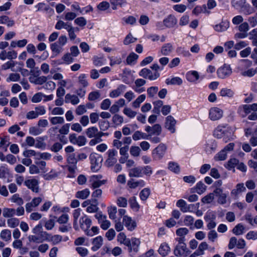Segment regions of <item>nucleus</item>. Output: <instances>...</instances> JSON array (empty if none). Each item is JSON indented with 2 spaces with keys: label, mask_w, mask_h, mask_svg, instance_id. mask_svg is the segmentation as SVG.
Returning <instances> with one entry per match:
<instances>
[{
  "label": "nucleus",
  "mask_w": 257,
  "mask_h": 257,
  "mask_svg": "<svg viewBox=\"0 0 257 257\" xmlns=\"http://www.w3.org/2000/svg\"><path fill=\"white\" fill-rule=\"evenodd\" d=\"M167 147L163 143L160 144L152 152L153 159L155 161H159L162 159L167 152Z\"/></svg>",
  "instance_id": "f257e3e1"
},
{
  "label": "nucleus",
  "mask_w": 257,
  "mask_h": 257,
  "mask_svg": "<svg viewBox=\"0 0 257 257\" xmlns=\"http://www.w3.org/2000/svg\"><path fill=\"white\" fill-rule=\"evenodd\" d=\"M252 111H257V103L241 105L238 109V113L243 117H246Z\"/></svg>",
  "instance_id": "f03ea898"
},
{
  "label": "nucleus",
  "mask_w": 257,
  "mask_h": 257,
  "mask_svg": "<svg viewBox=\"0 0 257 257\" xmlns=\"http://www.w3.org/2000/svg\"><path fill=\"white\" fill-rule=\"evenodd\" d=\"M102 176L101 175H94L89 177L88 183L91 188H97L106 182L105 180H102Z\"/></svg>",
  "instance_id": "7ed1b4c3"
},
{
  "label": "nucleus",
  "mask_w": 257,
  "mask_h": 257,
  "mask_svg": "<svg viewBox=\"0 0 257 257\" xmlns=\"http://www.w3.org/2000/svg\"><path fill=\"white\" fill-rule=\"evenodd\" d=\"M174 253L176 256L186 257L189 253V250L185 243L180 242L175 248Z\"/></svg>",
  "instance_id": "20e7f679"
},
{
  "label": "nucleus",
  "mask_w": 257,
  "mask_h": 257,
  "mask_svg": "<svg viewBox=\"0 0 257 257\" xmlns=\"http://www.w3.org/2000/svg\"><path fill=\"white\" fill-rule=\"evenodd\" d=\"M95 217L97 219L102 229L106 230L110 226V222L107 219L106 216L103 215L101 212L96 213L95 214Z\"/></svg>",
  "instance_id": "39448f33"
},
{
  "label": "nucleus",
  "mask_w": 257,
  "mask_h": 257,
  "mask_svg": "<svg viewBox=\"0 0 257 257\" xmlns=\"http://www.w3.org/2000/svg\"><path fill=\"white\" fill-rule=\"evenodd\" d=\"M232 73V69L229 65L224 64L217 70L218 78L225 79L229 76Z\"/></svg>",
  "instance_id": "423d86ee"
},
{
  "label": "nucleus",
  "mask_w": 257,
  "mask_h": 257,
  "mask_svg": "<svg viewBox=\"0 0 257 257\" xmlns=\"http://www.w3.org/2000/svg\"><path fill=\"white\" fill-rule=\"evenodd\" d=\"M106 154L107 158L105 164L107 167L112 166L117 162V151L114 149H109L107 152Z\"/></svg>",
  "instance_id": "0eeeda50"
},
{
  "label": "nucleus",
  "mask_w": 257,
  "mask_h": 257,
  "mask_svg": "<svg viewBox=\"0 0 257 257\" xmlns=\"http://www.w3.org/2000/svg\"><path fill=\"white\" fill-rule=\"evenodd\" d=\"M42 236L44 237V240L51 242L54 245L59 243L63 240V237L61 235L59 234L52 235L46 231L43 233Z\"/></svg>",
  "instance_id": "6e6552de"
},
{
  "label": "nucleus",
  "mask_w": 257,
  "mask_h": 257,
  "mask_svg": "<svg viewBox=\"0 0 257 257\" xmlns=\"http://www.w3.org/2000/svg\"><path fill=\"white\" fill-rule=\"evenodd\" d=\"M139 75L150 80H154L160 76V74L158 72L153 73L150 69L144 68L139 72Z\"/></svg>",
  "instance_id": "1a4fd4ad"
},
{
  "label": "nucleus",
  "mask_w": 257,
  "mask_h": 257,
  "mask_svg": "<svg viewBox=\"0 0 257 257\" xmlns=\"http://www.w3.org/2000/svg\"><path fill=\"white\" fill-rule=\"evenodd\" d=\"M223 114V111L221 109L214 107L211 108L209 111V117L212 120H217L222 117Z\"/></svg>",
  "instance_id": "9d476101"
},
{
  "label": "nucleus",
  "mask_w": 257,
  "mask_h": 257,
  "mask_svg": "<svg viewBox=\"0 0 257 257\" xmlns=\"http://www.w3.org/2000/svg\"><path fill=\"white\" fill-rule=\"evenodd\" d=\"M214 194L217 197L218 203L220 204H224L227 202L228 194L223 192V189L221 188H216L214 190Z\"/></svg>",
  "instance_id": "9b49d317"
},
{
  "label": "nucleus",
  "mask_w": 257,
  "mask_h": 257,
  "mask_svg": "<svg viewBox=\"0 0 257 257\" xmlns=\"http://www.w3.org/2000/svg\"><path fill=\"white\" fill-rule=\"evenodd\" d=\"M70 142L75 145L80 147L84 146L86 143V139L84 136H79L77 137L75 134H70L69 136Z\"/></svg>",
  "instance_id": "f8f14e48"
},
{
  "label": "nucleus",
  "mask_w": 257,
  "mask_h": 257,
  "mask_svg": "<svg viewBox=\"0 0 257 257\" xmlns=\"http://www.w3.org/2000/svg\"><path fill=\"white\" fill-rule=\"evenodd\" d=\"M176 206L184 213L192 212L194 207V204H187V202L183 199L178 200Z\"/></svg>",
  "instance_id": "ddd939ff"
},
{
  "label": "nucleus",
  "mask_w": 257,
  "mask_h": 257,
  "mask_svg": "<svg viewBox=\"0 0 257 257\" xmlns=\"http://www.w3.org/2000/svg\"><path fill=\"white\" fill-rule=\"evenodd\" d=\"M25 185L33 192L38 193L39 191L38 180L35 178L28 179L24 182Z\"/></svg>",
  "instance_id": "4468645a"
},
{
  "label": "nucleus",
  "mask_w": 257,
  "mask_h": 257,
  "mask_svg": "<svg viewBox=\"0 0 257 257\" xmlns=\"http://www.w3.org/2000/svg\"><path fill=\"white\" fill-rule=\"evenodd\" d=\"M91 170L93 172L98 171L101 168V161L99 158H97L96 155L91 154L90 156Z\"/></svg>",
  "instance_id": "2eb2a0df"
},
{
  "label": "nucleus",
  "mask_w": 257,
  "mask_h": 257,
  "mask_svg": "<svg viewBox=\"0 0 257 257\" xmlns=\"http://www.w3.org/2000/svg\"><path fill=\"white\" fill-rule=\"evenodd\" d=\"M245 191L246 188L244 187L243 183H238L236 184L235 188L231 191L230 195L232 198L237 199L239 197L240 194L245 192Z\"/></svg>",
  "instance_id": "dca6fc26"
},
{
  "label": "nucleus",
  "mask_w": 257,
  "mask_h": 257,
  "mask_svg": "<svg viewBox=\"0 0 257 257\" xmlns=\"http://www.w3.org/2000/svg\"><path fill=\"white\" fill-rule=\"evenodd\" d=\"M42 201V198L37 197L34 198L30 202L26 203L25 205L26 210L27 212H31L33 208L37 207Z\"/></svg>",
  "instance_id": "f3484780"
},
{
  "label": "nucleus",
  "mask_w": 257,
  "mask_h": 257,
  "mask_svg": "<svg viewBox=\"0 0 257 257\" xmlns=\"http://www.w3.org/2000/svg\"><path fill=\"white\" fill-rule=\"evenodd\" d=\"M79 223L81 228L85 232L90 228L92 221L88 216L85 215L80 218Z\"/></svg>",
  "instance_id": "a211bd4d"
},
{
  "label": "nucleus",
  "mask_w": 257,
  "mask_h": 257,
  "mask_svg": "<svg viewBox=\"0 0 257 257\" xmlns=\"http://www.w3.org/2000/svg\"><path fill=\"white\" fill-rule=\"evenodd\" d=\"M123 224L130 231H132L135 229L137 226L136 221L128 216H124L122 219Z\"/></svg>",
  "instance_id": "6ab92c4d"
},
{
  "label": "nucleus",
  "mask_w": 257,
  "mask_h": 257,
  "mask_svg": "<svg viewBox=\"0 0 257 257\" xmlns=\"http://www.w3.org/2000/svg\"><path fill=\"white\" fill-rule=\"evenodd\" d=\"M176 123V120L172 116L169 115L166 118L165 127L172 133L175 132Z\"/></svg>",
  "instance_id": "aec40b11"
},
{
  "label": "nucleus",
  "mask_w": 257,
  "mask_h": 257,
  "mask_svg": "<svg viewBox=\"0 0 257 257\" xmlns=\"http://www.w3.org/2000/svg\"><path fill=\"white\" fill-rule=\"evenodd\" d=\"M146 183L143 180L132 179L127 182V186L130 188L135 189L137 188H142L146 185Z\"/></svg>",
  "instance_id": "412c9836"
},
{
  "label": "nucleus",
  "mask_w": 257,
  "mask_h": 257,
  "mask_svg": "<svg viewBox=\"0 0 257 257\" xmlns=\"http://www.w3.org/2000/svg\"><path fill=\"white\" fill-rule=\"evenodd\" d=\"M128 175L131 177L140 178L143 176L142 166H139L130 169L128 171Z\"/></svg>",
  "instance_id": "4be33fe9"
},
{
  "label": "nucleus",
  "mask_w": 257,
  "mask_h": 257,
  "mask_svg": "<svg viewBox=\"0 0 257 257\" xmlns=\"http://www.w3.org/2000/svg\"><path fill=\"white\" fill-rule=\"evenodd\" d=\"M18 63L17 62L14 61H9L5 63L1 66V68L3 70H6L10 69L12 71L16 72L17 67H18Z\"/></svg>",
  "instance_id": "5701e85b"
},
{
  "label": "nucleus",
  "mask_w": 257,
  "mask_h": 257,
  "mask_svg": "<svg viewBox=\"0 0 257 257\" xmlns=\"http://www.w3.org/2000/svg\"><path fill=\"white\" fill-rule=\"evenodd\" d=\"M103 239L101 236H97L92 239L91 250L96 251L98 250L102 245Z\"/></svg>",
  "instance_id": "b1692460"
},
{
  "label": "nucleus",
  "mask_w": 257,
  "mask_h": 257,
  "mask_svg": "<svg viewBox=\"0 0 257 257\" xmlns=\"http://www.w3.org/2000/svg\"><path fill=\"white\" fill-rule=\"evenodd\" d=\"M222 134L223 141L225 143H227L234 138L233 131L230 128L223 127Z\"/></svg>",
  "instance_id": "393cba45"
},
{
  "label": "nucleus",
  "mask_w": 257,
  "mask_h": 257,
  "mask_svg": "<svg viewBox=\"0 0 257 257\" xmlns=\"http://www.w3.org/2000/svg\"><path fill=\"white\" fill-rule=\"evenodd\" d=\"M174 48L173 45L170 43H166L162 46L161 47L160 53L161 55L168 56L173 52Z\"/></svg>",
  "instance_id": "a878e982"
},
{
  "label": "nucleus",
  "mask_w": 257,
  "mask_h": 257,
  "mask_svg": "<svg viewBox=\"0 0 257 257\" xmlns=\"http://www.w3.org/2000/svg\"><path fill=\"white\" fill-rule=\"evenodd\" d=\"M126 88L125 85L121 84L115 89L111 91L109 96L111 98H116L120 96L126 90Z\"/></svg>",
  "instance_id": "bb28decb"
},
{
  "label": "nucleus",
  "mask_w": 257,
  "mask_h": 257,
  "mask_svg": "<svg viewBox=\"0 0 257 257\" xmlns=\"http://www.w3.org/2000/svg\"><path fill=\"white\" fill-rule=\"evenodd\" d=\"M140 244V240L136 238H133L130 240V244L126 246L128 247L130 252H137L139 250Z\"/></svg>",
  "instance_id": "cd10ccee"
},
{
  "label": "nucleus",
  "mask_w": 257,
  "mask_h": 257,
  "mask_svg": "<svg viewBox=\"0 0 257 257\" xmlns=\"http://www.w3.org/2000/svg\"><path fill=\"white\" fill-rule=\"evenodd\" d=\"M79 29L78 28H74L71 26L67 31L68 33L69 39L71 41H74V43H78L80 42V40L79 38H77L75 32L76 31H79Z\"/></svg>",
  "instance_id": "c85d7f7f"
},
{
  "label": "nucleus",
  "mask_w": 257,
  "mask_h": 257,
  "mask_svg": "<svg viewBox=\"0 0 257 257\" xmlns=\"http://www.w3.org/2000/svg\"><path fill=\"white\" fill-rule=\"evenodd\" d=\"M177 22V20L175 16L173 15L168 16L163 20L164 25L167 28L173 27Z\"/></svg>",
  "instance_id": "c756f323"
},
{
  "label": "nucleus",
  "mask_w": 257,
  "mask_h": 257,
  "mask_svg": "<svg viewBox=\"0 0 257 257\" xmlns=\"http://www.w3.org/2000/svg\"><path fill=\"white\" fill-rule=\"evenodd\" d=\"M187 80L191 82H195L199 78V75L197 71L195 70L190 71L186 73Z\"/></svg>",
  "instance_id": "7c9ffc66"
},
{
  "label": "nucleus",
  "mask_w": 257,
  "mask_h": 257,
  "mask_svg": "<svg viewBox=\"0 0 257 257\" xmlns=\"http://www.w3.org/2000/svg\"><path fill=\"white\" fill-rule=\"evenodd\" d=\"M229 27V21L226 20L222 21L219 24L215 25L214 27V29L216 31L221 32L227 30Z\"/></svg>",
  "instance_id": "2f4dec72"
},
{
  "label": "nucleus",
  "mask_w": 257,
  "mask_h": 257,
  "mask_svg": "<svg viewBox=\"0 0 257 257\" xmlns=\"http://www.w3.org/2000/svg\"><path fill=\"white\" fill-rule=\"evenodd\" d=\"M101 133L99 132L98 128L95 126L89 127L85 131V134L89 138L95 137Z\"/></svg>",
  "instance_id": "473e14b6"
},
{
  "label": "nucleus",
  "mask_w": 257,
  "mask_h": 257,
  "mask_svg": "<svg viewBox=\"0 0 257 257\" xmlns=\"http://www.w3.org/2000/svg\"><path fill=\"white\" fill-rule=\"evenodd\" d=\"M49 114L52 115H61L64 113V109L61 107H49Z\"/></svg>",
  "instance_id": "72a5a7b5"
},
{
  "label": "nucleus",
  "mask_w": 257,
  "mask_h": 257,
  "mask_svg": "<svg viewBox=\"0 0 257 257\" xmlns=\"http://www.w3.org/2000/svg\"><path fill=\"white\" fill-rule=\"evenodd\" d=\"M50 46L52 52L55 56L59 55L64 50L63 48L56 42L52 43Z\"/></svg>",
  "instance_id": "f704fd0d"
},
{
  "label": "nucleus",
  "mask_w": 257,
  "mask_h": 257,
  "mask_svg": "<svg viewBox=\"0 0 257 257\" xmlns=\"http://www.w3.org/2000/svg\"><path fill=\"white\" fill-rule=\"evenodd\" d=\"M132 138L135 141L142 139L148 140L149 136L141 131H137L134 133L132 136Z\"/></svg>",
  "instance_id": "c9c22d12"
},
{
  "label": "nucleus",
  "mask_w": 257,
  "mask_h": 257,
  "mask_svg": "<svg viewBox=\"0 0 257 257\" xmlns=\"http://www.w3.org/2000/svg\"><path fill=\"white\" fill-rule=\"evenodd\" d=\"M16 214V209L5 207L3 209V216L5 218H12Z\"/></svg>",
  "instance_id": "e433bc0d"
},
{
  "label": "nucleus",
  "mask_w": 257,
  "mask_h": 257,
  "mask_svg": "<svg viewBox=\"0 0 257 257\" xmlns=\"http://www.w3.org/2000/svg\"><path fill=\"white\" fill-rule=\"evenodd\" d=\"M170 251L169 245L165 243H162L158 249V252L163 256L167 255Z\"/></svg>",
  "instance_id": "4c0bfd02"
},
{
  "label": "nucleus",
  "mask_w": 257,
  "mask_h": 257,
  "mask_svg": "<svg viewBox=\"0 0 257 257\" xmlns=\"http://www.w3.org/2000/svg\"><path fill=\"white\" fill-rule=\"evenodd\" d=\"M47 77L44 76H42L38 77H30L29 78L30 82L39 85H42L44 84L47 81Z\"/></svg>",
  "instance_id": "58836bf2"
},
{
  "label": "nucleus",
  "mask_w": 257,
  "mask_h": 257,
  "mask_svg": "<svg viewBox=\"0 0 257 257\" xmlns=\"http://www.w3.org/2000/svg\"><path fill=\"white\" fill-rule=\"evenodd\" d=\"M117 240L120 244L128 245L130 244V240L127 238L123 232L118 233L117 236Z\"/></svg>",
  "instance_id": "ea45409f"
},
{
  "label": "nucleus",
  "mask_w": 257,
  "mask_h": 257,
  "mask_svg": "<svg viewBox=\"0 0 257 257\" xmlns=\"http://www.w3.org/2000/svg\"><path fill=\"white\" fill-rule=\"evenodd\" d=\"M146 96L145 94L139 95L132 103V106L135 108H139L141 104L143 103L146 99Z\"/></svg>",
  "instance_id": "a19ab883"
},
{
  "label": "nucleus",
  "mask_w": 257,
  "mask_h": 257,
  "mask_svg": "<svg viewBox=\"0 0 257 257\" xmlns=\"http://www.w3.org/2000/svg\"><path fill=\"white\" fill-rule=\"evenodd\" d=\"M110 4L113 10H116L117 6L124 7L126 5L127 2L126 0H110Z\"/></svg>",
  "instance_id": "79ce46f5"
},
{
  "label": "nucleus",
  "mask_w": 257,
  "mask_h": 257,
  "mask_svg": "<svg viewBox=\"0 0 257 257\" xmlns=\"http://www.w3.org/2000/svg\"><path fill=\"white\" fill-rule=\"evenodd\" d=\"M192 13L196 15H198L201 13L209 14V12L207 9V7L205 5L202 6H196L193 10Z\"/></svg>",
  "instance_id": "37998d69"
},
{
  "label": "nucleus",
  "mask_w": 257,
  "mask_h": 257,
  "mask_svg": "<svg viewBox=\"0 0 257 257\" xmlns=\"http://www.w3.org/2000/svg\"><path fill=\"white\" fill-rule=\"evenodd\" d=\"M0 24H6L8 27H12L15 22L7 16H0Z\"/></svg>",
  "instance_id": "c03bdc74"
},
{
  "label": "nucleus",
  "mask_w": 257,
  "mask_h": 257,
  "mask_svg": "<svg viewBox=\"0 0 257 257\" xmlns=\"http://www.w3.org/2000/svg\"><path fill=\"white\" fill-rule=\"evenodd\" d=\"M90 193V192L89 190L86 188L84 190L77 192L75 196L77 198L85 199L89 196Z\"/></svg>",
  "instance_id": "a18cd8bd"
},
{
  "label": "nucleus",
  "mask_w": 257,
  "mask_h": 257,
  "mask_svg": "<svg viewBox=\"0 0 257 257\" xmlns=\"http://www.w3.org/2000/svg\"><path fill=\"white\" fill-rule=\"evenodd\" d=\"M49 119L52 125L62 124L65 122L64 118L62 116L49 117Z\"/></svg>",
  "instance_id": "49530a36"
},
{
  "label": "nucleus",
  "mask_w": 257,
  "mask_h": 257,
  "mask_svg": "<svg viewBox=\"0 0 257 257\" xmlns=\"http://www.w3.org/2000/svg\"><path fill=\"white\" fill-rule=\"evenodd\" d=\"M234 94V92L232 89L227 88H223L220 91V95L222 97L232 98Z\"/></svg>",
  "instance_id": "de8ad7c7"
},
{
  "label": "nucleus",
  "mask_w": 257,
  "mask_h": 257,
  "mask_svg": "<svg viewBox=\"0 0 257 257\" xmlns=\"http://www.w3.org/2000/svg\"><path fill=\"white\" fill-rule=\"evenodd\" d=\"M182 79L179 77H174L172 78H168L166 80V83L168 85H178L182 84Z\"/></svg>",
  "instance_id": "09e8293b"
},
{
  "label": "nucleus",
  "mask_w": 257,
  "mask_h": 257,
  "mask_svg": "<svg viewBox=\"0 0 257 257\" xmlns=\"http://www.w3.org/2000/svg\"><path fill=\"white\" fill-rule=\"evenodd\" d=\"M1 238L6 241H9L11 240V231L7 229L2 230L0 233Z\"/></svg>",
  "instance_id": "8fccbe9b"
},
{
  "label": "nucleus",
  "mask_w": 257,
  "mask_h": 257,
  "mask_svg": "<svg viewBox=\"0 0 257 257\" xmlns=\"http://www.w3.org/2000/svg\"><path fill=\"white\" fill-rule=\"evenodd\" d=\"M72 26L68 23H65L61 20H59L55 25V28L56 30H61L62 29H65L67 31Z\"/></svg>",
  "instance_id": "3c124183"
},
{
  "label": "nucleus",
  "mask_w": 257,
  "mask_h": 257,
  "mask_svg": "<svg viewBox=\"0 0 257 257\" xmlns=\"http://www.w3.org/2000/svg\"><path fill=\"white\" fill-rule=\"evenodd\" d=\"M81 211L82 210L80 208H77L75 209L73 213V216L74 218L73 226L75 230H77L78 229L77 220L81 214Z\"/></svg>",
  "instance_id": "603ef678"
},
{
  "label": "nucleus",
  "mask_w": 257,
  "mask_h": 257,
  "mask_svg": "<svg viewBox=\"0 0 257 257\" xmlns=\"http://www.w3.org/2000/svg\"><path fill=\"white\" fill-rule=\"evenodd\" d=\"M62 60L63 61V62H58V64L63 63L70 64L74 61L73 57L69 53H65L62 57Z\"/></svg>",
  "instance_id": "864d4df0"
},
{
  "label": "nucleus",
  "mask_w": 257,
  "mask_h": 257,
  "mask_svg": "<svg viewBox=\"0 0 257 257\" xmlns=\"http://www.w3.org/2000/svg\"><path fill=\"white\" fill-rule=\"evenodd\" d=\"M112 122L115 126L121 125L123 122V117L118 114H115L112 116Z\"/></svg>",
  "instance_id": "5fc2aeb1"
},
{
  "label": "nucleus",
  "mask_w": 257,
  "mask_h": 257,
  "mask_svg": "<svg viewBox=\"0 0 257 257\" xmlns=\"http://www.w3.org/2000/svg\"><path fill=\"white\" fill-rule=\"evenodd\" d=\"M20 75L17 73H11L6 78V81L8 83L11 82L19 81L20 79Z\"/></svg>",
  "instance_id": "6e6d98bb"
},
{
  "label": "nucleus",
  "mask_w": 257,
  "mask_h": 257,
  "mask_svg": "<svg viewBox=\"0 0 257 257\" xmlns=\"http://www.w3.org/2000/svg\"><path fill=\"white\" fill-rule=\"evenodd\" d=\"M10 200L12 203H16L18 205H22L24 204L23 199L20 197L19 194H15L10 198Z\"/></svg>",
  "instance_id": "4d7b16f0"
},
{
  "label": "nucleus",
  "mask_w": 257,
  "mask_h": 257,
  "mask_svg": "<svg viewBox=\"0 0 257 257\" xmlns=\"http://www.w3.org/2000/svg\"><path fill=\"white\" fill-rule=\"evenodd\" d=\"M206 186L202 182H198L195 185V189L196 190V192L198 194H203L206 190Z\"/></svg>",
  "instance_id": "13d9d810"
},
{
  "label": "nucleus",
  "mask_w": 257,
  "mask_h": 257,
  "mask_svg": "<svg viewBox=\"0 0 257 257\" xmlns=\"http://www.w3.org/2000/svg\"><path fill=\"white\" fill-rule=\"evenodd\" d=\"M168 169L170 171L176 174L179 173L180 171V168L179 164L174 162H170L168 163Z\"/></svg>",
  "instance_id": "bf43d9fd"
},
{
  "label": "nucleus",
  "mask_w": 257,
  "mask_h": 257,
  "mask_svg": "<svg viewBox=\"0 0 257 257\" xmlns=\"http://www.w3.org/2000/svg\"><path fill=\"white\" fill-rule=\"evenodd\" d=\"M130 153L132 156L134 157H138L141 154V149L138 146H132L130 148Z\"/></svg>",
  "instance_id": "052dcab7"
},
{
  "label": "nucleus",
  "mask_w": 257,
  "mask_h": 257,
  "mask_svg": "<svg viewBox=\"0 0 257 257\" xmlns=\"http://www.w3.org/2000/svg\"><path fill=\"white\" fill-rule=\"evenodd\" d=\"M123 113L130 118H134L137 114L136 111L127 107L124 108L123 109Z\"/></svg>",
  "instance_id": "680f3d73"
},
{
  "label": "nucleus",
  "mask_w": 257,
  "mask_h": 257,
  "mask_svg": "<svg viewBox=\"0 0 257 257\" xmlns=\"http://www.w3.org/2000/svg\"><path fill=\"white\" fill-rule=\"evenodd\" d=\"M150 193L151 191L149 188L143 189L140 193V199L143 201L146 200L149 197Z\"/></svg>",
  "instance_id": "e2e57ef3"
},
{
  "label": "nucleus",
  "mask_w": 257,
  "mask_h": 257,
  "mask_svg": "<svg viewBox=\"0 0 257 257\" xmlns=\"http://www.w3.org/2000/svg\"><path fill=\"white\" fill-rule=\"evenodd\" d=\"M208 247V245L206 242H202L198 246V249L195 251L198 253V255H203L204 250H206Z\"/></svg>",
  "instance_id": "0e129e2a"
},
{
  "label": "nucleus",
  "mask_w": 257,
  "mask_h": 257,
  "mask_svg": "<svg viewBox=\"0 0 257 257\" xmlns=\"http://www.w3.org/2000/svg\"><path fill=\"white\" fill-rule=\"evenodd\" d=\"M137 40V38L134 37L131 33H129L125 37L123 40V44L125 45H128L130 44L135 43Z\"/></svg>",
  "instance_id": "69168bd1"
},
{
  "label": "nucleus",
  "mask_w": 257,
  "mask_h": 257,
  "mask_svg": "<svg viewBox=\"0 0 257 257\" xmlns=\"http://www.w3.org/2000/svg\"><path fill=\"white\" fill-rule=\"evenodd\" d=\"M34 146L37 149L44 150L46 148V144L42 138L39 137L36 139Z\"/></svg>",
  "instance_id": "338daca9"
},
{
  "label": "nucleus",
  "mask_w": 257,
  "mask_h": 257,
  "mask_svg": "<svg viewBox=\"0 0 257 257\" xmlns=\"http://www.w3.org/2000/svg\"><path fill=\"white\" fill-rule=\"evenodd\" d=\"M58 176V173L54 169H52L49 173L45 174L43 176L45 180H50Z\"/></svg>",
  "instance_id": "774afa93"
}]
</instances>
